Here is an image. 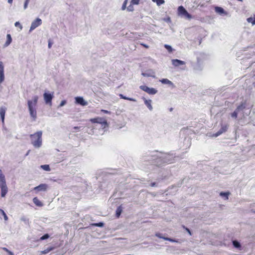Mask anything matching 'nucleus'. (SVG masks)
<instances>
[{
    "label": "nucleus",
    "mask_w": 255,
    "mask_h": 255,
    "mask_svg": "<svg viewBox=\"0 0 255 255\" xmlns=\"http://www.w3.org/2000/svg\"><path fill=\"white\" fill-rule=\"evenodd\" d=\"M40 167L42 169H43V170H44L45 171H49L50 170V168L49 165H47V164L42 165H41Z\"/></svg>",
    "instance_id": "nucleus-26"
},
{
    "label": "nucleus",
    "mask_w": 255,
    "mask_h": 255,
    "mask_svg": "<svg viewBox=\"0 0 255 255\" xmlns=\"http://www.w3.org/2000/svg\"><path fill=\"white\" fill-rule=\"evenodd\" d=\"M2 249L5 251V252L8 253L9 255H14L13 253L11 252V251H9L7 248H3Z\"/></svg>",
    "instance_id": "nucleus-39"
},
{
    "label": "nucleus",
    "mask_w": 255,
    "mask_h": 255,
    "mask_svg": "<svg viewBox=\"0 0 255 255\" xmlns=\"http://www.w3.org/2000/svg\"><path fill=\"white\" fill-rule=\"evenodd\" d=\"M164 21H166V22H171V19L170 17H168L167 18H165L164 19Z\"/></svg>",
    "instance_id": "nucleus-49"
},
{
    "label": "nucleus",
    "mask_w": 255,
    "mask_h": 255,
    "mask_svg": "<svg viewBox=\"0 0 255 255\" xmlns=\"http://www.w3.org/2000/svg\"><path fill=\"white\" fill-rule=\"evenodd\" d=\"M48 188V185L46 184H41L34 188L33 190L39 191H45Z\"/></svg>",
    "instance_id": "nucleus-12"
},
{
    "label": "nucleus",
    "mask_w": 255,
    "mask_h": 255,
    "mask_svg": "<svg viewBox=\"0 0 255 255\" xmlns=\"http://www.w3.org/2000/svg\"><path fill=\"white\" fill-rule=\"evenodd\" d=\"M215 11L220 14H223L225 12L224 9L222 7L219 6H216L215 7Z\"/></svg>",
    "instance_id": "nucleus-21"
},
{
    "label": "nucleus",
    "mask_w": 255,
    "mask_h": 255,
    "mask_svg": "<svg viewBox=\"0 0 255 255\" xmlns=\"http://www.w3.org/2000/svg\"><path fill=\"white\" fill-rule=\"evenodd\" d=\"M33 202L37 206L41 207L43 206V204L37 197H34L33 199Z\"/></svg>",
    "instance_id": "nucleus-19"
},
{
    "label": "nucleus",
    "mask_w": 255,
    "mask_h": 255,
    "mask_svg": "<svg viewBox=\"0 0 255 255\" xmlns=\"http://www.w3.org/2000/svg\"><path fill=\"white\" fill-rule=\"evenodd\" d=\"M38 99V96H34L33 97L32 100H28V101H30L31 102V105H37V101Z\"/></svg>",
    "instance_id": "nucleus-22"
},
{
    "label": "nucleus",
    "mask_w": 255,
    "mask_h": 255,
    "mask_svg": "<svg viewBox=\"0 0 255 255\" xmlns=\"http://www.w3.org/2000/svg\"><path fill=\"white\" fill-rule=\"evenodd\" d=\"M94 226L99 227H103L104 225V224L103 222H99L98 223H95L93 224Z\"/></svg>",
    "instance_id": "nucleus-34"
},
{
    "label": "nucleus",
    "mask_w": 255,
    "mask_h": 255,
    "mask_svg": "<svg viewBox=\"0 0 255 255\" xmlns=\"http://www.w3.org/2000/svg\"><path fill=\"white\" fill-rule=\"evenodd\" d=\"M245 108V105L243 104L239 105L236 110L232 114L231 117L233 118H236L237 117V115L238 113L240 111H242Z\"/></svg>",
    "instance_id": "nucleus-11"
},
{
    "label": "nucleus",
    "mask_w": 255,
    "mask_h": 255,
    "mask_svg": "<svg viewBox=\"0 0 255 255\" xmlns=\"http://www.w3.org/2000/svg\"><path fill=\"white\" fill-rule=\"evenodd\" d=\"M160 82L164 84L173 85V83L167 79H162L160 80Z\"/></svg>",
    "instance_id": "nucleus-23"
},
{
    "label": "nucleus",
    "mask_w": 255,
    "mask_h": 255,
    "mask_svg": "<svg viewBox=\"0 0 255 255\" xmlns=\"http://www.w3.org/2000/svg\"><path fill=\"white\" fill-rule=\"evenodd\" d=\"M66 104V101L65 100H63L61 102L59 107H61L64 106Z\"/></svg>",
    "instance_id": "nucleus-43"
},
{
    "label": "nucleus",
    "mask_w": 255,
    "mask_h": 255,
    "mask_svg": "<svg viewBox=\"0 0 255 255\" xmlns=\"http://www.w3.org/2000/svg\"><path fill=\"white\" fill-rule=\"evenodd\" d=\"M172 64L175 67H178L180 65H183L185 64V62L178 60L177 59H172Z\"/></svg>",
    "instance_id": "nucleus-14"
},
{
    "label": "nucleus",
    "mask_w": 255,
    "mask_h": 255,
    "mask_svg": "<svg viewBox=\"0 0 255 255\" xmlns=\"http://www.w3.org/2000/svg\"><path fill=\"white\" fill-rule=\"evenodd\" d=\"M101 112L105 114H111V112L107 111V110H102Z\"/></svg>",
    "instance_id": "nucleus-45"
},
{
    "label": "nucleus",
    "mask_w": 255,
    "mask_h": 255,
    "mask_svg": "<svg viewBox=\"0 0 255 255\" xmlns=\"http://www.w3.org/2000/svg\"><path fill=\"white\" fill-rule=\"evenodd\" d=\"M90 121L92 123L100 124L101 125V127L103 129L107 127L108 126L107 121L103 118L97 117L96 118L91 119Z\"/></svg>",
    "instance_id": "nucleus-6"
},
{
    "label": "nucleus",
    "mask_w": 255,
    "mask_h": 255,
    "mask_svg": "<svg viewBox=\"0 0 255 255\" xmlns=\"http://www.w3.org/2000/svg\"><path fill=\"white\" fill-rule=\"evenodd\" d=\"M75 100L76 103L80 104L82 106H86L88 104L87 102L85 101L82 97H77L75 98Z\"/></svg>",
    "instance_id": "nucleus-13"
},
{
    "label": "nucleus",
    "mask_w": 255,
    "mask_h": 255,
    "mask_svg": "<svg viewBox=\"0 0 255 255\" xmlns=\"http://www.w3.org/2000/svg\"><path fill=\"white\" fill-rule=\"evenodd\" d=\"M232 243H233V245L234 247L235 248L240 249L241 248V244L238 241L234 240V241H233Z\"/></svg>",
    "instance_id": "nucleus-20"
},
{
    "label": "nucleus",
    "mask_w": 255,
    "mask_h": 255,
    "mask_svg": "<svg viewBox=\"0 0 255 255\" xmlns=\"http://www.w3.org/2000/svg\"><path fill=\"white\" fill-rule=\"evenodd\" d=\"M164 47L169 52H171L172 51V48L171 46L165 44Z\"/></svg>",
    "instance_id": "nucleus-37"
},
{
    "label": "nucleus",
    "mask_w": 255,
    "mask_h": 255,
    "mask_svg": "<svg viewBox=\"0 0 255 255\" xmlns=\"http://www.w3.org/2000/svg\"><path fill=\"white\" fill-rule=\"evenodd\" d=\"M0 188L1 189V196L4 197L8 192V188L6 185L5 176L0 169Z\"/></svg>",
    "instance_id": "nucleus-2"
},
{
    "label": "nucleus",
    "mask_w": 255,
    "mask_h": 255,
    "mask_svg": "<svg viewBox=\"0 0 255 255\" xmlns=\"http://www.w3.org/2000/svg\"><path fill=\"white\" fill-rule=\"evenodd\" d=\"M163 239L165 241H169L170 242H176V243H179V241H177V240H174V239H172L171 238H163Z\"/></svg>",
    "instance_id": "nucleus-33"
},
{
    "label": "nucleus",
    "mask_w": 255,
    "mask_h": 255,
    "mask_svg": "<svg viewBox=\"0 0 255 255\" xmlns=\"http://www.w3.org/2000/svg\"><path fill=\"white\" fill-rule=\"evenodd\" d=\"M0 73H4V67L1 61H0Z\"/></svg>",
    "instance_id": "nucleus-36"
},
{
    "label": "nucleus",
    "mask_w": 255,
    "mask_h": 255,
    "mask_svg": "<svg viewBox=\"0 0 255 255\" xmlns=\"http://www.w3.org/2000/svg\"><path fill=\"white\" fill-rule=\"evenodd\" d=\"M48 48H51V43L50 41H49V42H48Z\"/></svg>",
    "instance_id": "nucleus-51"
},
{
    "label": "nucleus",
    "mask_w": 255,
    "mask_h": 255,
    "mask_svg": "<svg viewBox=\"0 0 255 255\" xmlns=\"http://www.w3.org/2000/svg\"><path fill=\"white\" fill-rule=\"evenodd\" d=\"M139 0H131V3L132 4H138Z\"/></svg>",
    "instance_id": "nucleus-44"
},
{
    "label": "nucleus",
    "mask_w": 255,
    "mask_h": 255,
    "mask_svg": "<svg viewBox=\"0 0 255 255\" xmlns=\"http://www.w3.org/2000/svg\"><path fill=\"white\" fill-rule=\"evenodd\" d=\"M13 0H7V2L9 3H11L12 2Z\"/></svg>",
    "instance_id": "nucleus-53"
},
{
    "label": "nucleus",
    "mask_w": 255,
    "mask_h": 255,
    "mask_svg": "<svg viewBox=\"0 0 255 255\" xmlns=\"http://www.w3.org/2000/svg\"><path fill=\"white\" fill-rule=\"evenodd\" d=\"M122 212V209L121 206H119L116 210V215L117 217H119Z\"/></svg>",
    "instance_id": "nucleus-28"
},
{
    "label": "nucleus",
    "mask_w": 255,
    "mask_h": 255,
    "mask_svg": "<svg viewBox=\"0 0 255 255\" xmlns=\"http://www.w3.org/2000/svg\"><path fill=\"white\" fill-rule=\"evenodd\" d=\"M247 21L249 22H251L252 23V25H254L255 24V17H249L247 19Z\"/></svg>",
    "instance_id": "nucleus-31"
},
{
    "label": "nucleus",
    "mask_w": 255,
    "mask_h": 255,
    "mask_svg": "<svg viewBox=\"0 0 255 255\" xmlns=\"http://www.w3.org/2000/svg\"><path fill=\"white\" fill-rule=\"evenodd\" d=\"M230 194L229 192H222L220 193V195L222 197H225V199H228V196Z\"/></svg>",
    "instance_id": "nucleus-25"
},
{
    "label": "nucleus",
    "mask_w": 255,
    "mask_h": 255,
    "mask_svg": "<svg viewBox=\"0 0 255 255\" xmlns=\"http://www.w3.org/2000/svg\"><path fill=\"white\" fill-rule=\"evenodd\" d=\"M132 4H130L128 7L127 10L128 11H132L133 10V7L132 5Z\"/></svg>",
    "instance_id": "nucleus-40"
},
{
    "label": "nucleus",
    "mask_w": 255,
    "mask_h": 255,
    "mask_svg": "<svg viewBox=\"0 0 255 255\" xmlns=\"http://www.w3.org/2000/svg\"><path fill=\"white\" fill-rule=\"evenodd\" d=\"M29 1V0H25V2L24 3V6H23V7H24V9H25L27 7V5H28Z\"/></svg>",
    "instance_id": "nucleus-42"
},
{
    "label": "nucleus",
    "mask_w": 255,
    "mask_h": 255,
    "mask_svg": "<svg viewBox=\"0 0 255 255\" xmlns=\"http://www.w3.org/2000/svg\"><path fill=\"white\" fill-rule=\"evenodd\" d=\"M140 44H141L142 46H143V47H144L145 48H149L148 45H147V44H146L141 43Z\"/></svg>",
    "instance_id": "nucleus-47"
},
{
    "label": "nucleus",
    "mask_w": 255,
    "mask_h": 255,
    "mask_svg": "<svg viewBox=\"0 0 255 255\" xmlns=\"http://www.w3.org/2000/svg\"><path fill=\"white\" fill-rule=\"evenodd\" d=\"M20 220L24 223L25 224H29V219L24 216H22L20 218Z\"/></svg>",
    "instance_id": "nucleus-27"
},
{
    "label": "nucleus",
    "mask_w": 255,
    "mask_h": 255,
    "mask_svg": "<svg viewBox=\"0 0 255 255\" xmlns=\"http://www.w3.org/2000/svg\"><path fill=\"white\" fill-rule=\"evenodd\" d=\"M42 24V20L39 18H36L31 23V26L30 27L29 32L32 31L38 26Z\"/></svg>",
    "instance_id": "nucleus-9"
},
{
    "label": "nucleus",
    "mask_w": 255,
    "mask_h": 255,
    "mask_svg": "<svg viewBox=\"0 0 255 255\" xmlns=\"http://www.w3.org/2000/svg\"><path fill=\"white\" fill-rule=\"evenodd\" d=\"M139 88L150 95H154L157 93V90L153 88H149L145 85H141Z\"/></svg>",
    "instance_id": "nucleus-7"
},
{
    "label": "nucleus",
    "mask_w": 255,
    "mask_h": 255,
    "mask_svg": "<svg viewBox=\"0 0 255 255\" xmlns=\"http://www.w3.org/2000/svg\"><path fill=\"white\" fill-rule=\"evenodd\" d=\"M142 99L144 100V104L146 106L150 111L153 110V107L151 105L152 101L151 100H146L145 98L143 97Z\"/></svg>",
    "instance_id": "nucleus-16"
},
{
    "label": "nucleus",
    "mask_w": 255,
    "mask_h": 255,
    "mask_svg": "<svg viewBox=\"0 0 255 255\" xmlns=\"http://www.w3.org/2000/svg\"><path fill=\"white\" fill-rule=\"evenodd\" d=\"M14 25L16 27L18 26L20 28V29H22V26L20 24V23L18 21L14 23Z\"/></svg>",
    "instance_id": "nucleus-41"
},
{
    "label": "nucleus",
    "mask_w": 255,
    "mask_h": 255,
    "mask_svg": "<svg viewBox=\"0 0 255 255\" xmlns=\"http://www.w3.org/2000/svg\"><path fill=\"white\" fill-rule=\"evenodd\" d=\"M153 2H156L157 5L159 6L163 4L165 1L164 0H152Z\"/></svg>",
    "instance_id": "nucleus-30"
},
{
    "label": "nucleus",
    "mask_w": 255,
    "mask_h": 255,
    "mask_svg": "<svg viewBox=\"0 0 255 255\" xmlns=\"http://www.w3.org/2000/svg\"><path fill=\"white\" fill-rule=\"evenodd\" d=\"M120 97H121V98H122L123 99L127 100H129V101H133V102H136V100L135 99H133V98H131L127 97L124 96L122 94H120Z\"/></svg>",
    "instance_id": "nucleus-24"
},
{
    "label": "nucleus",
    "mask_w": 255,
    "mask_h": 255,
    "mask_svg": "<svg viewBox=\"0 0 255 255\" xmlns=\"http://www.w3.org/2000/svg\"><path fill=\"white\" fill-rule=\"evenodd\" d=\"M31 104H32L30 101H27V105L30 115L33 120L35 121L37 118V113L35 108L36 106Z\"/></svg>",
    "instance_id": "nucleus-5"
},
{
    "label": "nucleus",
    "mask_w": 255,
    "mask_h": 255,
    "mask_svg": "<svg viewBox=\"0 0 255 255\" xmlns=\"http://www.w3.org/2000/svg\"><path fill=\"white\" fill-rule=\"evenodd\" d=\"M154 73L153 72H152V71H149L147 72L142 73V75L144 77H152L155 78V76L154 75Z\"/></svg>",
    "instance_id": "nucleus-18"
},
{
    "label": "nucleus",
    "mask_w": 255,
    "mask_h": 255,
    "mask_svg": "<svg viewBox=\"0 0 255 255\" xmlns=\"http://www.w3.org/2000/svg\"><path fill=\"white\" fill-rule=\"evenodd\" d=\"M155 184H156V183L155 182H153V183H151L150 185H151V186L153 187V186H155Z\"/></svg>",
    "instance_id": "nucleus-52"
},
{
    "label": "nucleus",
    "mask_w": 255,
    "mask_h": 255,
    "mask_svg": "<svg viewBox=\"0 0 255 255\" xmlns=\"http://www.w3.org/2000/svg\"><path fill=\"white\" fill-rule=\"evenodd\" d=\"M53 97V93H49L48 92H45L43 94V98L45 103L49 105L50 106H51L52 105V100Z\"/></svg>",
    "instance_id": "nucleus-8"
},
{
    "label": "nucleus",
    "mask_w": 255,
    "mask_h": 255,
    "mask_svg": "<svg viewBox=\"0 0 255 255\" xmlns=\"http://www.w3.org/2000/svg\"><path fill=\"white\" fill-rule=\"evenodd\" d=\"M0 212L1 213L2 215H3L4 220L7 221L8 220V217H7L6 214H5V213L4 212V211L2 209H0Z\"/></svg>",
    "instance_id": "nucleus-32"
},
{
    "label": "nucleus",
    "mask_w": 255,
    "mask_h": 255,
    "mask_svg": "<svg viewBox=\"0 0 255 255\" xmlns=\"http://www.w3.org/2000/svg\"><path fill=\"white\" fill-rule=\"evenodd\" d=\"M127 3H128V0H125L122 6V9L123 10H125L126 8Z\"/></svg>",
    "instance_id": "nucleus-35"
},
{
    "label": "nucleus",
    "mask_w": 255,
    "mask_h": 255,
    "mask_svg": "<svg viewBox=\"0 0 255 255\" xmlns=\"http://www.w3.org/2000/svg\"><path fill=\"white\" fill-rule=\"evenodd\" d=\"M42 131H38L30 135L31 143L35 148H39L41 146L42 142Z\"/></svg>",
    "instance_id": "nucleus-1"
},
{
    "label": "nucleus",
    "mask_w": 255,
    "mask_h": 255,
    "mask_svg": "<svg viewBox=\"0 0 255 255\" xmlns=\"http://www.w3.org/2000/svg\"><path fill=\"white\" fill-rule=\"evenodd\" d=\"M174 156L172 154L164 153L159 157L163 163H171L174 160Z\"/></svg>",
    "instance_id": "nucleus-4"
},
{
    "label": "nucleus",
    "mask_w": 255,
    "mask_h": 255,
    "mask_svg": "<svg viewBox=\"0 0 255 255\" xmlns=\"http://www.w3.org/2000/svg\"><path fill=\"white\" fill-rule=\"evenodd\" d=\"M80 127H75L73 128L75 129V130L73 131V132L76 131L77 130L79 129Z\"/></svg>",
    "instance_id": "nucleus-48"
},
{
    "label": "nucleus",
    "mask_w": 255,
    "mask_h": 255,
    "mask_svg": "<svg viewBox=\"0 0 255 255\" xmlns=\"http://www.w3.org/2000/svg\"><path fill=\"white\" fill-rule=\"evenodd\" d=\"M155 235H156V237H158L159 238L163 239L164 237L161 236V234H160V233H156Z\"/></svg>",
    "instance_id": "nucleus-46"
},
{
    "label": "nucleus",
    "mask_w": 255,
    "mask_h": 255,
    "mask_svg": "<svg viewBox=\"0 0 255 255\" xmlns=\"http://www.w3.org/2000/svg\"><path fill=\"white\" fill-rule=\"evenodd\" d=\"M229 127V125L228 124H222L221 129L217 131L216 133L213 135V137H217L223 132H225L227 131L228 128Z\"/></svg>",
    "instance_id": "nucleus-10"
},
{
    "label": "nucleus",
    "mask_w": 255,
    "mask_h": 255,
    "mask_svg": "<svg viewBox=\"0 0 255 255\" xmlns=\"http://www.w3.org/2000/svg\"><path fill=\"white\" fill-rule=\"evenodd\" d=\"M53 249V248H49L41 252V254H46Z\"/></svg>",
    "instance_id": "nucleus-29"
},
{
    "label": "nucleus",
    "mask_w": 255,
    "mask_h": 255,
    "mask_svg": "<svg viewBox=\"0 0 255 255\" xmlns=\"http://www.w3.org/2000/svg\"><path fill=\"white\" fill-rule=\"evenodd\" d=\"M178 15L182 17L188 19L192 18V15L189 14L183 6H179L178 7Z\"/></svg>",
    "instance_id": "nucleus-3"
},
{
    "label": "nucleus",
    "mask_w": 255,
    "mask_h": 255,
    "mask_svg": "<svg viewBox=\"0 0 255 255\" xmlns=\"http://www.w3.org/2000/svg\"><path fill=\"white\" fill-rule=\"evenodd\" d=\"M29 152H30V150H28V151L27 152L26 154H25V156L28 155V154H29Z\"/></svg>",
    "instance_id": "nucleus-54"
},
{
    "label": "nucleus",
    "mask_w": 255,
    "mask_h": 255,
    "mask_svg": "<svg viewBox=\"0 0 255 255\" xmlns=\"http://www.w3.org/2000/svg\"><path fill=\"white\" fill-rule=\"evenodd\" d=\"M49 237V235L48 234H46L44 235H43V236H42L40 239V240H46V239H48Z\"/></svg>",
    "instance_id": "nucleus-38"
},
{
    "label": "nucleus",
    "mask_w": 255,
    "mask_h": 255,
    "mask_svg": "<svg viewBox=\"0 0 255 255\" xmlns=\"http://www.w3.org/2000/svg\"><path fill=\"white\" fill-rule=\"evenodd\" d=\"M185 229L187 231V232L189 233V234L190 235H191V231H190V230L187 228H186Z\"/></svg>",
    "instance_id": "nucleus-50"
},
{
    "label": "nucleus",
    "mask_w": 255,
    "mask_h": 255,
    "mask_svg": "<svg viewBox=\"0 0 255 255\" xmlns=\"http://www.w3.org/2000/svg\"><path fill=\"white\" fill-rule=\"evenodd\" d=\"M6 38H7V40L3 45L4 47H7L11 43V42L12 41V38H11L10 34H7L6 35Z\"/></svg>",
    "instance_id": "nucleus-17"
},
{
    "label": "nucleus",
    "mask_w": 255,
    "mask_h": 255,
    "mask_svg": "<svg viewBox=\"0 0 255 255\" xmlns=\"http://www.w3.org/2000/svg\"><path fill=\"white\" fill-rule=\"evenodd\" d=\"M6 108L4 107H0V116L2 123H4L5 114Z\"/></svg>",
    "instance_id": "nucleus-15"
}]
</instances>
